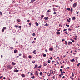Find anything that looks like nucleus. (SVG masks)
<instances>
[{
	"label": "nucleus",
	"mask_w": 80,
	"mask_h": 80,
	"mask_svg": "<svg viewBox=\"0 0 80 80\" xmlns=\"http://www.w3.org/2000/svg\"><path fill=\"white\" fill-rule=\"evenodd\" d=\"M10 48V49H11V50H12V49H13V48L12 47H11Z\"/></svg>",
	"instance_id": "e433bc0d"
},
{
	"label": "nucleus",
	"mask_w": 80,
	"mask_h": 80,
	"mask_svg": "<svg viewBox=\"0 0 80 80\" xmlns=\"http://www.w3.org/2000/svg\"><path fill=\"white\" fill-rule=\"evenodd\" d=\"M21 76L22 77H25V74H23Z\"/></svg>",
	"instance_id": "9d476101"
},
{
	"label": "nucleus",
	"mask_w": 80,
	"mask_h": 80,
	"mask_svg": "<svg viewBox=\"0 0 80 80\" xmlns=\"http://www.w3.org/2000/svg\"><path fill=\"white\" fill-rule=\"evenodd\" d=\"M44 19L45 20H47L48 19V17H46L44 18Z\"/></svg>",
	"instance_id": "423d86ee"
},
{
	"label": "nucleus",
	"mask_w": 80,
	"mask_h": 80,
	"mask_svg": "<svg viewBox=\"0 0 80 80\" xmlns=\"http://www.w3.org/2000/svg\"><path fill=\"white\" fill-rule=\"evenodd\" d=\"M29 25H32V23H29Z\"/></svg>",
	"instance_id": "09e8293b"
},
{
	"label": "nucleus",
	"mask_w": 80,
	"mask_h": 80,
	"mask_svg": "<svg viewBox=\"0 0 80 80\" xmlns=\"http://www.w3.org/2000/svg\"><path fill=\"white\" fill-rule=\"evenodd\" d=\"M2 32H4V29L3 28L2 29Z\"/></svg>",
	"instance_id": "c85d7f7f"
},
{
	"label": "nucleus",
	"mask_w": 80,
	"mask_h": 80,
	"mask_svg": "<svg viewBox=\"0 0 80 80\" xmlns=\"http://www.w3.org/2000/svg\"><path fill=\"white\" fill-rule=\"evenodd\" d=\"M23 58H25V56H23Z\"/></svg>",
	"instance_id": "052dcab7"
},
{
	"label": "nucleus",
	"mask_w": 80,
	"mask_h": 80,
	"mask_svg": "<svg viewBox=\"0 0 80 80\" xmlns=\"http://www.w3.org/2000/svg\"><path fill=\"white\" fill-rule=\"evenodd\" d=\"M28 57L30 59L32 58V56H31L29 55Z\"/></svg>",
	"instance_id": "4be33fe9"
},
{
	"label": "nucleus",
	"mask_w": 80,
	"mask_h": 80,
	"mask_svg": "<svg viewBox=\"0 0 80 80\" xmlns=\"http://www.w3.org/2000/svg\"><path fill=\"white\" fill-rule=\"evenodd\" d=\"M68 11H70V8H68Z\"/></svg>",
	"instance_id": "393cba45"
},
{
	"label": "nucleus",
	"mask_w": 80,
	"mask_h": 80,
	"mask_svg": "<svg viewBox=\"0 0 80 80\" xmlns=\"http://www.w3.org/2000/svg\"><path fill=\"white\" fill-rule=\"evenodd\" d=\"M56 33L57 35H60V32H57Z\"/></svg>",
	"instance_id": "0eeeda50"
},
{
	"label": "nucleus",
	"mask_w": 80,
	"mask_h": 80,
	"mask_svg": "<svg viewBox=\"0 0 80 80\" xmlns=\"http://www.w3.org/2000/svg\"><path fill=\"white\" fill-rule=\"evenodd\" d=\"M67 21H68V22H70V21L68 20V19H67Z\"/></svg>",
	"instance_id": "7c9ffc66"
},
{
	"label": "nucleus",
	"mask_w": 80,
	"mask_h": 80,
	"mask_svg": "<svg viewBox=\"0 0 80 80\" xmlns=\"http://www.w3.org/2000/svg\"><path fill=\"white\" fill-rule=\"evenodd\" d=\"M61 68H63V66H61Z\"/></svg>",
	"instance_id": "69168bd1"
},
{
	"label": "nucleus",
	"mask_w": 80,
	"mask_h": 80,
	"mask_svg": "<svg viewBox=\"0 0 80 80\" xmlns=\"http://www.w3.org/2000/svg\"><path fill=\"white\" fill-rule=\"evenodd\" d=\"M7 68L10 69V70H12V66L11 65H9L7 66Z\"/></svg>",
	"instance_id": "f257e3e1"
},
{
	"label": "nucleus",
	"mask_w": 80,
	"mask_h": 80,
	"mask_svg": "<svg viewBox=\"0 0 80 80\" xmlns=\"http://www.w3.org/2000/svg\"><path fill=\"white\" fill-rule=\"evenodd\" d=\"M31 75L32 76L33 75V73H31Z\"/></svg>",
	"instance_id": "e2e57ef3"
},
{
	"label": "nucleus",
	"mask_w": 80,
	"mask_h": 80,
	"mask_svg": "<svg viewBox=\"0 0 80 80\" xmlns=\"http://www.w3.org/2000/svg\"><path fill=\"white\" fill-rule=\"evenodd\" d=\"M12 65H15V63L12 62Z\"/></svg>",
	"instance_id": "4468645a"
},
{
	"label": "nucleus",
	"mask_w": 80,
	"mask_h": 80,
	"mask_svg": "<svg viewBox=\"0 0 80 80\" xmlns=\"http://www.w3.org/2000/svg\"><path fill=\"white\" fill-rule=\"evenodd\" d=\"M55 76H53L52 77V78H53V79H55Z\"/></svg>",
	"instance_id": "c756f323"
},
{
	"label": "nucleus",
	"mask_w": 80,
	"mask_h": 80,
	"mask_svg": "<svg viewBox=\"0 0 80 80\" xmlns=\"http://www.w3.org/2000/svg\"><path fill=\"white\" fill-rule=\"evenodd\" d=\"M61 75H63V73L61 74Z\"/></svg>",
	"instance_id": "338daca9"
},
{
	"label": "nucleus",
	"mask_w": 80,
	"mask_h": 80,
	"mask_svg": "<svg viewBox=\"0 0 80 80\" xmlns=\"http://www.w3.org/2000/svg\"><path fill=\"white\" fill-rule=\"evenodd\" d=\"M36 26H38V23H37V22H36Z\"/></svg>",
	"instance_id": "a878e982"
},
{
	"label": "nucleus",
	"mask_w": 80,
	"mask_h": 80,
	"mask_svg": "<svg viewBox=\"0 0 80 80\" xmlns=\"http://www.w3.org/2000/svg\"><path fill=\"white\" fill-rule=\"evenodd\" d=\"M15 27H16V28H17L18 26L16 25L15 26Z\"/></svg>",
	"instance_id": "f704fd0d"
},
{
	"label": "nucleus",
	"mask_w": 80,
	"mask_h": 80,
	"mask_svg": "<svg viewBox=\"0 0 80 80\" xmlns=\"http://www.w3.org/2000/svg\"><path fill=\"white\" fill-rule=\"evenodd\" d=\"M71 13H72V12H73V9H72V8H71Z\"/></svg>",
	"instance_id": "aec40b11"
},
{
	"label": "nucleus",
	"mask_w": 80,
	"mask_h": 80,
	"mask_svg": "<svg viewBox=\"0 0 80 80\" xmlns=\"http://www.w3.org/2000/svg\"><path fill=\"white\" fill-rule=\"evenodd\" d=\"M58 58L59 60H60V58H59V57H57V59H58Z\"/></svg>",
	"instance_id": "3c124183"
},
{
	"label": "nucleus",
	"mask_w": 80,
	"mask_h": 80,
	"mask_svg": "<svg viewBox=\"0 0 80 80\" xmlns=\"http://www.w3.org/2000/svg\"><path fill=\"white\" fill-rule=\"evenodd\" d=\"M79 65H80V63H78V64L77 65V66H78V67H79Z\"/></svg>",
	"instance_id": "79ce46f5"
},
{
	"label": "nucleus",
	"mask_w": 80,
	"mask_h": 80,
	"mask_svg": "<svg viewBox=\"0 0 80 80\" xmlns=\"http://www.w3.org/2000/svg\"><path fill=\"white\" fill-rule=\"evenodd\" d=\"M1 58H2V57H3V55H1Z\"/></svg>",
	"instance_id": "680f3d73"
},
{
	"label": "nucleus",
	"mask_w": 80,
	"mask_h": 80,
	"mask_svg": "<svg viewBox=\"0 0 80 80\" xmlns=\"http://www.w3.org/2000/svg\"><path fill=\"white\" fill-rule=\"evenodd\" d=\"M46 55L45 54L43 55V57H46Z\"/></svg>",
	"instance_id": "c9c22d12"
},
{
	"label": "nucleus",
	"mask_w": 80,
	"mask_h": 80,
	"mask_svg": "<svg viewBox=\"0 0 80 80\" xmlns=\"http://www.w3.org/2000/svg\"><path fill=\"white\" fill-rule=\"evenodd\" d=\"M19 71V70H14V72H18Z\"/></svg>",
	"instance_id": "ddd939ff"
},
{
	"label": "nucleus",
	"mask_w": 80,
	"mask_h": 80,
	"mask_svg": "<svg viewBox=\"0 0 80 80\" xmlns=\"http://www.w3.org/2000/svg\"><path fill=\"white\" fill-rule=\"evenodd\" d=\"M72 42L70 41L68 42V44L69 45H70V44H72Z\"/></svg>",
	"instance_id": "6e6552de"
},
{
	"label": "nucleus",
	"mask_w": 80,
	"mask_h": 80,
	"mask_svg": "<svg viewBox=\"0 0 80 80\" xmlns=\"http://www.w3.org/2000/svg\"><path fill=\"white\" fill-rule=\"evenodd\" d=\"M17 22H18L19 23H20V20H17Z\"/></svg>",
	"instance_id": "37998d69"
},
{
	"label": "nucleus",
	"mask_w": 80,
	"mask_h": 80,
	"mask_svg": "<svg viewBox=\"0 0 80 80\" xmlns=\"http://www.w3.org/2000/svg\"><path fill=\"white\" fill-rule=\"evenodd\" d=\"M42 67V65H40L38 67V68H40Z\"/></svg>",
	"instance_id": "b1692460"
},
{
	"label": "nucleus",
	"mask_w": 80,
	"mask_h": 80,
	"mask_svg": "<svg viewBox=\"0 0 80 80\" xmlns=\"http://www.w3.org/2000/svg\"><path fill=\"white\" fill-rule=\"evenodd\" d=\"M68 30H69V31H71V30H72V29H70V28H69L68 29Z\"/></svg>",
	"instance_id": "58836bf2"
},
{
	"label": "nucleus",
	"mask_w": 80,
	"mask_h": 80,
	"mask_svg": "<svg viewBox=\"0 0 80 80\" xmlns=\"http://www.w3.org/2000/svg\"><path fill=\"white\" fill-rule=\"evenodd\" d=\"M53 49L52 48H50L49 49V50H50V51H53Z\"/></svg>",
	"instance_id": "20e7f679"
},
{
	"label": "nucleus",
	"mask_w": 80,
	"mask_h": 80,
	"mask_svg": "<svg viewBox=\"0 0 80 80\" xmlns=\"http://www.w3.org/2000/svg\"><path fill=\"white\" fill-rule=\"evenodd\" d=\"M27 22H30V20H27Z\"/></svg>",
	"instance_id": "13d9d810"
},
{
	"label": "nucleus",
	"mask_w": 80,
	"mask_h": 80,
	"mask_svg": "<svg viewBox=\"0 0 80 80\" xmlns=\"http://www.w3.org/2000/svg\"><path fill=\"white\" fill-rule=\"evenodd\" d=\"M3 77V76H1L0 77V79H1V78H2Z\"/></svg>",
	"instance_id": "49530a36"
},
{
	"label": "nucleus",
	"mask_w": 80,
	"mask_h": 80,
	"mask_svg": "<svg viewBox=\"0 0 80 80\" xmlns=\"http://www.w3.org/2000/svg\"><path fill=\"white\" fill-rule=\"evenodd\" d=\"M65 33L67 35H68V33L67 32H65Z\"/></svg>",
	"instance_id": "bf43d9fd"
},
{
	"label": "nucleus",
	"mask_w": 80,
	"mask_h": 80,
	"mask_svg": "<svg viewBox=\"0 0 80 80\" xmlns=\"http://www.w3.org/2000/svg\"><path fill=\"white\" fill-rule=\"evenodd\" d=\"M72 77H73L74 76V74H73V72H72Z\"/></svg>",
	"instance_id": "2eb2a0df"
},
{
	"label": "nucleus",
	"mask_w": 80,
	"mask_h": 80,
	"mask_svg": "<svg viewBox=\"0 0 80 80\" xmlns=\"http://www.w3.org/2000/svg\"><path fill=\"white\" fill-rule=\"evenodd\" d=\"M78 13H79V11H78V12L76 13L77 14H78Z\"/></svg>",
	"instance_id": "4d7b16f0"
},
{
	"label": "nucleus",
	"mask_w": 80,
	"mask_h": 80,
	"mask_svg": "<svg viewBox=\"0 0 80 80\" xmlns=\"http://www.w3.org/2000/svg\"><path fill=\"white\" fill-rule=\"evenodd\" d=\"M67 29H64V30H63V32H65V31H67Z\"/></svg>",
	"instance_id": "de8ad7c7"
},
{
	"label": "nucleus",
	"mask_w": 80,
	"mask_h": 80,
	"mask_svg": "<svg viewBox=\"0 0 80 80\" xmlns=\"http://www.w3.org/2000/svg\"><path fill=\"white\" fill-rule=\"evenodd\" d=\"M53 14H54V15H56V14H57V12H54L53 13Z\"/></svg>",
	"instance_id": "4c0bfd02"
},
{
	"label": "nucleus",
	"mask_w": 80,
	"mask_h": 80,
	"mask_svg": "<svg viewBox=\"0 0 80 80\" xmlns=\"http://www.w3.org/2000/svg\"><path fill=\"white\" fill-rule=\"evenodd\" d=\"M71 40H72V42H75L74 40H73L72 39H71Z\"/></svg>",
	"instance_id": "412c9836"
},
{
	"label": "nucleus",
	"mask_w": 80,
	"mask_h": 80,
	"mask_svg": "<svg viewBox=\"0 0 80 80\" xmlns=\"http://www.w3.org/2000/svg\"><path fill=\"white\" fill-rule=\"evenodd\" d=\"M35 1V0H32L31 2H32V3H33Z\"/></svg>",
	"instance_id": "6ab92c4d"
},
{
	"label": "nucleus",
	"mask_w": 80,
	"mask_h": 80,
	"mask_svg": "<svg viewBox=\"0 0 80 80\" xmlns=\"http://www.w3.org/2000/svg\"><path fill=\"white\" fill-rule=\"evenodd\" d=\"M35 33H33V34H32V36H35Z\"/></svg>",
	"instance_id": "2f4dec72"
},
{
	"label": "nucleus",
	"mask_w": 80,
	"mask_h": 80,
	"mask_svg": "<svg viewBox=\"0 0 80 80\" xmlns=\"http://www.w3.org/2000/svg\"><path fill=\"white\" fill-rule=\"evenodd\" d=\"M42 73H43V72H40V75H42Z\"/></svg>",
	"instance_id": "bb28decb"
},
{
	"label": "nucleus",
	"mask_w": 80,
	"mask_h": 80,
	"mask_svg": "<svg viewBox=\"0 0 80 80\" xmlns=\"http://www.w3.org/2000/svg\"><path fill=\"white\" fill-rule=\"evenodd\" d=\"M77 3H74L73 4V7H76V6H77Z\"/></svg>",
	"instance_id": "f03ea898"
},
{
	"label": "nucleus",
	"mask_w": 80,
	"mask_h": 80,
	"mask_svg": "<svg viewBox=\"0 0 80 80\" xmlns=\"http://www.w3.org/2000/svg\"><path fill=\"white\" fill-rule=\"evenodd\" d=\"M48 12L49 13H50L51 12V11L50 10H48Z\"/></svg>",
	"instance_id": "cd10ccee"
},
{
	"label": "nucleus",
	"mask_w": 80,
	"mask_h": 80,
	"mask_svg": "<svg viewBox=\"0 0 80 80\" xmlns=\"http://www.w3.org/2000/svg\"><path fill=\"white\" fill-rule=\"evenodd\" d=\"M35 66V67H34V68H37V67H38V65L37 64H36Z\"/></svg>",
	"instance_id": "dca6fc26"
},
{
	"label": "nucleus",
	"mask_w": 80,
	"mask_h": 80,
	"mask_svg": "<svg viewBox=\"0 0 80 80\" xmlns=\"http://www.w3.org/2000/svg\"><path fill=\"white\" fill-rule=\"evenodd\" d=\"M22 28V26H19V28Z\"/></svg>",
	"instance_id": "c03bdc74"
},
{
	"label": "nucleus",
	"mask_w": 80,
	"mask_h": 80,
	"mask_svg": "<svg viewBox=\"0 0 80 80\" xmlns=\"http://www.w3.org/2000/svg\"><path fill=\"white\" fill-rule=\"evenodd\" d=\"M45 51L46 52H48V50H47V49H45Z\"/></svg>",
	"instance_id": "6e6d98bb"
},
{
	"label": "nucleus",
	"mask_w": 80,
	"mask_h": 80,
	"mask_svg": "<svg viewBox=\"0 0 80 80\" xmlns=\"http://www.w3.org/2000/svg\"><path fill=\"white\" fill-rule=\"evenodd\" d=\"M44 17V15H42L41 17V20H42L43 19V17Z\"/></svg>",
	"instance_id": "39448f33"
},
{
	"label": "nucleus",
	"mask_w": 80,
	"mask_h": 80,
	"mask_svg": "<svg viewBox=\"0 0 80 80\" xmlns=\"http://www.w3.org/2000/svg\"><path fill=\"white\" fill-rule=\"evenodd\" d=\"M21 55H22V54H19V56H21Z\"/></svg>",
	"instance_id": "5fc2aeb1"
},
{
	"label": "nucleus",
	"mask_w": 80,
	"mask_h": 80,
	"mask_svg": "<svg viewBox=\"0 0 80 80\" xmlns=\"http://www.w3.org/2000/svg\"><path fill=\"white\" fill-rule=\"evenodd\" d=\"M66 27H69V25H68L67 24H66Z\"/></svg>",
	"instance_id": "473e14b6"
},
{
	"label": "nucleus",
	"mask_w": 80,
	"mask_h": 80,
	"mask_svg": "<svg viewBox=\"0 0 80 80\" xmlns=\"http://www.w3.org/2000/svg\"><path fill=\"white\" fill-rule=\"evenodd\" d=\"M17 52V50L15 49L14 50V53H16V52Z\"/></svg>",
	"instance_id": "a211bd4d"
},
{
	"label": "nucleus",
	"mask_w": 80,
	"mask_h": 80,
	"mask_svg": "<svg viewBox=\"0 0 80 80\" xmlns=\"http://www.w3.org/2000/svg\"><path fill=\"white\" fill-rule=\"evenodd\" d=\"M73 54V55H75V54H76V53H74Z\"/></svg>",
	"instance_id": "0e129e2a"
},
{
	"label": "nucleus",
	"mask_w": 80,
	"mask_h": 80,
	"mask_svg": "<svg viewBox=\"0 0 80 80\" xmlns=\"http://www.w3.org/2000/svg\"><path fill=\"white\" fill-rule=\"evenodd\" d=\"M60 71L61 72V73H62V72H63V70L62 69H60Z\"/></svg>",
	"instance_id": "f3484780"
},
{
	"label": "nucleus",
	"mask_w": 80,
	"mask_h": 80,
	"mask_svg": "<svg viewBox=\"0 0 80 80\" xmlns=\"http://www.w3.org/2000/svg\"><path fill=\"white\" fill-rule=\"evenodd\" d=\"M46 25L47 27H48V23H46Z\"/></svg>",
	"instance_id": "864d4df0"
},
{
	"label": "nucleus",
	"mask_w": 80,
	"mask_h": 80,
	"mask_svg": "<svg viewBox=\"0 0 80 80\" xmlns=\"http://www.w3.org/2000/svg\"><path fill=\"white\" fill-rule=\"evenodd\" d=\"M71 62H74L75 61V59H73L72 60H70Z\"/></svg>",
	"instance_id": "f8f14e48"
},
{
	"label": "nucleus",
	"mask_w": 80,
	"mask_h": 80,
	"mask_svg": "<svg viewBox=\"0 0 80 80\" xmlns=\"http://www.w3.org/2000/svg\"><path fill=\"white\" fill-rule=\"evenodd\" d=\"M65 78V76H63L62 77V78Z\"/></svg>",
	"instance_id": "774afa93"
},
{
	"label": "nucleus",
	"mask_w": 80,
	"mask_h": 80,
	"mask_svg": "<svg viewBox=\"0 0 80 80\" xmlns=\"http://www.w3.org/2000/svg\"><path fill=\"white\" fill-rule=\"evenodd\" d=\"M32 43H35V41H33L32 42Z\"/></svg>",
	"instance_id": "603ef678"
},
{
	"label": "nucleus",
	"mask_w": 80,
	"mask_h": 80,
	"mask_svg": "<svg viewBox=\"0 0 80 80\" xmlns=\"http://www.w3.org/2000/svg\"><path fill=\"white\" fill-rule=\"evenodd\" d=\"M50 60H48V63H50Z\"/></svg>",
	"instance_id": "a18cd8bd"
},
{
	"label": "nucleus",
	"mask_w": 80,
	"mask_h": 80,
	"mask_svg": "<svg viewBox=\"0 0 80 80\" xmlns=\"http://www.w3.org/2000/svg\"><path fill=\"white\" fill-rule=\"evenodd\" d=\"M0 15H2V13L1 12H0Z\"/></svg>",
	"instance_id": "8fccbe9b"
},
{
	"label": "nucleus",
	"mask_w": 80,
	"mask_h": 80,
	"mask_svg": "<svg viewBox=\"0 0 80 80\" xmlns=\"http://www.w3.org/2000/svg\"><path fill=\"white\" fill-rule=\"evenodd\" d=\"M31 78H32L33 79H34V78H35V76H33V77H31Z\"/></svg>",
	"instance_id": "5701e85b"
},
{
	"label": "nucleus",
	"mask_w": 80,
	"mask_h": 80,
	"mask_svg": "<svg viewBox=\"0 0 80 80\" xmlns=\"http://www.w3.org/2000/svg\"><path fill=\"white\" fill-rule=\"evenodd\" d=\"M35 74V75H37V76L38 75V71H36V72Z\"/></svg>",
	"instance_id": "7ed1b4c3"
},
{
	"label": "nucleus",
	"mask_w": 80,
	"mask_h": 80,
	"mask_svg": "<svg viewBox=\"0 0 80 80\" xmlns=\"http://www.w3.org/2000/svg\"><path fill=\"white\" fill-rule=\"evenodd\" d=\"M36 50H35L33 52V53H34V54H36Z\"/></svg>",
	"instance_id": "1a4fd4ad"
},
{
	"label": "nucleus",
	"mask_w": 80,
	"mask_h": 80,
	"mask_svg": "<svg viewBox=\"0 0 80 80\" xmlns=\"http://www.w3.org/2000/svg\"><path fill=\"white\" fill-rule=\"evenodd\" d=\"M3 29H4V30H5L6 29V28L5 27H4L3 28Z\"/></svg>",
	"instance_id": "ea45409f"
},
{
	"label": "nucleus",
	"mask_w": 80,
	"mask_h": 80,
	"mask_svg": "<svg viewBox=\"0 0 80 80\" xmlns=\"http://www.w3.org/2000/svg\"><path fill=\"white\" fill-rule=\"evenodd\" d=\"M76 18L74 17H73L72 18V20H75Z\"/></svg>",
	"instance_id": "9b49d317"
},
{
	"label": "nucleus",
	"mask_w": 80,
	"mask_h": 80,
	"mask_svg": "<svg viewBox=\"0 0 80 80\" xmlns=\"http://www.w3.org/2000/svg\"><path fill=\"white\" fill-rule=\"evenodd\" d=\"M53 58V57H51L50 58V60H52V59Z\"/></svg>",
	"instance_id": "a19ab883"
},
{
	"label": "nucleus",
	"mask_w": 80,
	"mask_h": 80,
	"mask_svg": "<svg viewBox=\"0 0 80 80\" xmlns=\"http://www.w3.org/2000/svg\"><path fill=\"white\" fill-rule=\"evenodd\" d=\"M47 64H43L44 66V67H45V66H47Z\"/></svg>",
	"instance_id": "72a5a7b5"
}]
</instances>
